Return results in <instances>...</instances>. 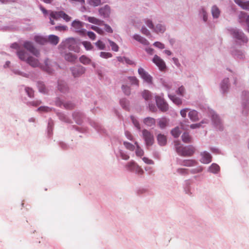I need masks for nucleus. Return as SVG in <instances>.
Masks as SVG:
<instances>
[{"mask_svg":"<svg viewBox=\"0 0 249 249\" xmlns=\"http://www.w3.org/2000/svg\"><path fill=\"white\" fill-rule=\"evenodd\" d=\"M142 137L144 139L146 145L151 146L154 142V136L153 134L146 129H143L142 131Z\"/></svg>","mask_w":249,"mask_h":249,"instance_id":"5","label":"nucleus"},{"mask_svg":"<svg viewBox=\"0 0 249 249\" xmlns=\"http://www.w3.org/2000/svg\"><path fill=\"white\" fill-rule=\"evenodd\" d=\"M128 79L129 81L131 82V84L135 85L137 86L139 85V80L135 76H130L128 77Z\"/></svg>","mask_w":249,"mask_h":249,"instance_id":"42","label":"nucleus"},{"mask_svg":"<svg viewBox=\"0 0 249 249\" xmlns=\"http://www.w3.org/2000/svg\"><path fill=\"white\" fill-rule=\"evenodd\" d=\"M58 89L61 92H66L68 90V87L65 82H59L58 83Z\"/></svg>","mask_w":249,"mask_h":249,"instance_id":"33","label":"nucleus"},{"mask_svg":"<svg viewBox=\"0 0 249 249\" xmlns=\"http://www.w3.org/2000/svg\"><path fill=\"white\" fill-rule=\"evenodd\" d=\"M88 3L93 7H96L100 5L101 4V0H89Z\"/></svg>","mask_w":249,"mask_h":249,"instance_id":"39","label":"nucleus"},{"mask_svg":"<svg viewBox=\"0 0 249 249\" xmlns=\"http://www.w3.org/2000/svg\"><path fill=\"white\" fill-rule=\"evenodd\" d=\"M64 57L66 60L71 62H74L77 58L76 55L71 53L65 54Z\"/></svg>","mask_w":249,"mask_h":249,"instance_id":"22","label":"nucleus"},{"mask_svg":"<svg viewBox=\"0 0 249 249\" xmlns=\"http://www.w3.org/2000/svg\"><path fill=\"white\" fill-rule=\"evenodd\" d=\"M79 61L81 63H83L84 65H87L90 63L91 60L88 57L85 55H82L79 58Z\"/></svg>","mask_w":249,"mask_h":249,"instance_id":"32","label":"nucleus"},{"mask_svg":"<svg viewBox=\"0 0 249 249\" xmlns=\"http://www.w3.org/2000/svg\"><path fill=\"white\" fill-rule=\"evenodd\" d=\"M229 79L226 78L223 80L221 84V89L224 92L227 91L229 88Z\"/></svg>","mask_w":249,"mask_h":249,"instance_id":"35","label":"nucleus"},{"mask_svg":"<svg viewBox=\"0 0 249 249\" xmlns=\"http://www.w3.org/2000/svg\"><path fill=\"white\" fill-rule=\"evenodd\" d=\"M86 19H87L89 22L96 24L97 25H102L103 24L104 21L94 17H87L85 16Z\"/></svg>","mask_w":249,"mask_h":249,"instance_id":"17","label":"nucleus"},{"mask_svg":"<svg viewBox=\"0 0 249 249\" xmlns=\"http://www.w3.org/2000/svg\"><path fill=\"white\" fill-rule=\"evenodd\" d=\"M122 88L125 94L127 95H129L130 94L131 91L130 88L129 87L127 86L123 85Z\"/></svg>","mask_w":249,"mask_h":249,"instance_id":"47","label":"nucleus"},{"mask_svg":"<svg viewBox=\"0 0 249 249\" xmlns=\"http://www.w3.org/2000/svg\"><path fill=\"white\" fill-rule=\"evenodd\" d=\"M138 73L141 77L148 84H152V77L148 74L143 68H140L138 69Z\"/></svg>","mask_w":249,"mask_h":249,"instance_id":"8","label":"nucleus"},{"mask_svg":"<svg viewBox=\"0 0 249 249\" xmlns=\"http://www.w3.org/2000/svg\"><path fill=\"white\" fill-rule=\"evenodd\" d=\"M100 56L104 58H108L112 57V54L108 52H102L100 53Z\"/></svg>","mask_w":249,"mask_h":249,"instance_id":"48","label":"nucleus"},{"mask_svg":"<svg viewBox=\"0 0 249 249\" xmlns=\"http://www.w3.org/2000/svg\"><path fill=\"white\" fill-rule=\"evenodd\" d=\"M168 124V120L165 118H162L159 121L158 125L161 129L165 128Z\"/></svg>","mask_w":249,"mask_h":249,"instance_id":"27","label":"nucleus"},{"mask_svg":"<svg viewBox=\"0 0 249 249\" xmlns=\"http://www.w3.org/2000/svg\"><path fill=\"white\" fill-rule=\"evenodd\" d=\"M35 41L40 44H44L47 42V39L39 36H36L34 37Z\"/></svg>","mask_w":249,"mask_h":249,"instance_id":"28","label":"nucleus"},{"mask_svg":"<svg viewBox=\"0 0 249 249\" xmlns=\"http://www.w3.org/2000/svg\"><path fill=\"white\" fill-rule=\"evenodd\" d=\"M25 90L29 97H32L33 96L34 91L33 90V89H30L29 88H26L25 89Z\"/></svg>","mask_w":249,"mask_h":249,"instance_id":"55","label":"nucleus"},{"mask_svg":"<svg viewBox=\"0 0 249 249\" xmlns=\"http://www.w3.org/2000/svg\"><path fill=\"white\" fill-rule=\"evenodd\" d=\"M26 62L33 67H40L48 73L53 72L54 67H58L54 62H51L49 59H46L44 61L45 65H42L37 58L33 56L27 57Z\"/></svg>","mask_w":249,"mask_h":249,"instance_id":"1","label":"nucleus"},{"mask_svg":"<svg viewBox=\"0 0 249 249\" xmlns=\"http://www.w3.org/2000/svg\"><path fill=\"white\" fill-rule=\"evenodd\" d=\"M55 30L58 31H66L67 29L66 26H57L55 27Z\"/></svg>","mask_w":249,"mask_h":249,"instance_id":"61","label":"nucleus"},{"mask_svg":"<svg viewBox=\"0 0 249 249\" xmlns=\"http://www.w3.org/2000/svg\"><path fill=\"white\" fill-rule=\"evenodd\" d=\"M108 41L111 47L112 50L115 52H118L119 50L118 46L114 42L110 40V39H108Z\"/></svg>","mask_w":249,"mask_h":249,"instance_id":"40","label":"nucleus"},{"mask_svg":"<svg viewBox=\"0 0 249 249\" xmlns=\"http://www.w3.org/2000/svg\"><path fill=\"white\" fill-rule=\"evenodd\" d=\"M37 110L40 112H49L51 111V109L48 107H40Z\"/></svg>","mask_w":249,"mask_h":249,"instance_id":"52","label":"nucleus"},{"mask_svg":"<svg viewBox=\"0 0 249 249\" xmlns=\"http://www.w3.org/2000/svg\"><path fill=\"white\" fill-rule=\"evenodd\" d=\"M181 131L178 127H175L171 131V134L175 138L178 137Z\"/></svg>","mask_w":249,"mask_h":249,"instance_id":"38","label":"nucleus"},{"mask_svg":"<svg viewBox=\"0 0 249 249\" xmlns=\"http://www.w3.org/2000/svg\"><path fill=\"white\" fill-rule=\"evenodd\" d=\"M124 144L126 149L130 151H133L135 149L134 145L129 142H124Z\"/></svg>","mask_w":249,"mask_h":249,"instance_id":"46","label":"nucleus"},{"mask_svg":"<svg viewBox=\"0 0 249 249\" xmlns=\"http://www.w3.org/2000/svg\"><path fill=\"white\" fill-rule=\"evenodd\" d=\"M141 31H142V34H143L144 35H145L147 36L150 35V33L149 31L144 27H143L142 28Z\"/></svg>","mask_w":249,"mask_h":249,"instance_id":"60","label":"nucleus"},{"mask_svg":"<svg viewBox=\"0 0 249 249\" xmlns=\"http://www.w3.org/2000/svg\"><path fill=\"white\" fill-rule=\"evenodd\" d=\"M157 140L160 145H164L166 143V137L162 134H160L158 135Z\"/></svg>","mask_w":249,"mask_h":249,"instance_id":"25","label":"nucleus"},{"mask_svg":"<svg viewBox=\"0 0 249 249\" xmlns=\"http://www.w3.org/2000/svg\"><path fill=\"white\" fill-rule=\"evenodd\" d=\"M212 119L214 124L216 127L220 130H222V127L221 125V120L218 116L216 114H213L212 115Z\"/></svg>","mask_w":249,"mask_h":249,"instance_id":"18","label":"nucleus"},{"mask_svg":"<svg viewBox=\"0 0 249 249\" xmlns=\"http://www.w3.org/2000/svg\"><path fill=\"white\" fill-rule=\"evenodd\" d=\"M145 23L149 28L154 29V25L151 20L147 19L145 21Z\"/></svg>","mask_w":249,"mask_h":249,"instance_id":"58","label":"nucleus"},{"mask_svg":"<svg viewBox=\"0 0 249 249\" xmlns=\"http://www.w3.org/2000/svg\"><path fill=\"white\" fill-rule=\"evenodd\" d=\"M230 32L233 36L236 39L245 42L247 41V39L245 37L244 34L238 30L232 29L230 30Z\"/></svg>","mask_w":249,"mask_h":249,"instance_id":"9","label":"nucleus"},{"mask_svg":"<svg viewBox=\"0 0 249 249\" xmlns=\"http://www.w3.org/2000/svg\"><path fill=\"white\" fill-rule=\"evenodd\" d=\"M220 169L219 166L215 163H213L209 168L211 172L216 173Z\"/></svg>","mask_w":249,"mask_h":249,"instance_id":"37","label":"nucleus"},{"mask_svg":"<svg viewBox=\"0 0 249 249\" xmlns=\"http://www.w3.org/2000/svg\"><path fill=\"white\" fill-rule=\"evenodd\" d=\"M41 104V101H33L30 103V104L34 106H37Z\"/></svg>","mask_w":249,"mask_h":249,"instance_id":"64","label":"nucleus"},{"mask_svg":"<svg viewBox=\"0 0 249 249\" xmlns=\"http://www.w3.org/2000/svg\"><path fill=\"white\" fill-rule=\"evenodd\" d=\"M120 154L122 158L124 160H127L129 158V156L127 154L122 152H120Z\"/></svg>","mask_w":249,"mask_h":249,"instance_id":"63","label":"nucleus"},{"mask_svg":"<svg viewBox=\"0 0 249 249\" xmlns=\"http://www.w3.org/2000/svg\"><path fill=\"white\" fill-rule=\"evenodd\" d=\"M185 89L184 87L183 86H180L178 88V90L177 91V94L183 96L185 92Z\"/></svg>","mask_w":249,"mask_h":249,"instance_id":"51","label":"nucleus"},{"mask_svg":"<svg viewBox=\"0 0 249 249\" xmlns=\"http://www.w3.org/2000/svg\"><path fill=\"white\" fill-rule=\"evenodd\" d=\"M189 117L193 122L198 120V113L195 110H190L188 114Z\"/></svg>","mask_w":249,"mask_h":249,"instance_id":"23","label":"nucleus"},{"mask_svg":"<svg viewBox=\"0 0 249 249\" xmlns=\"http://www.w3.org/2000/svg\"><path fill=\"white\" fill-rule=\"evenodd\" d=\"M61 18H62L65 21L69 22L71 20V17L66 14L64 12L61 11Z\"/></svg>","mask_w":249,"mask_h":249,"instance_id":"43","label":"nucleus"},{"mask_svg":"<svg viewBox=\"0 0 249 249\" xmlns=\"http://www.w3.org/2000/svg\"><path fill=\"white\" fill-rule=\"evenodd\" d=\"M102 25L105 26V30H106V32H107L108 33H113V30L112 29V28H111V27L110 26H109L108 25H107V24H104V22H103V24Z\"/></svg>","mask_w":249,"mask_h":249,"instance_id":"54","label":"nucleus"},{"mask_svg":"<svg viewBox=\"0 0 249 249\" xmlns=\"http://www.w3.org/2000/svg\"><path fill=\"white\" fill-rule=\"evenodd\" d=\"M188 110L189 109L187 108L181 109L180 112L181 116L183 118L186 117L187 112H188Z\"/></svg>","mask_w":249,"mask_h":249,"instance_id":"57","label":"nucleus"},{"mask_svg":"<svg viewBox=\"0 0 249 249\" xmlns=\"http://www.w3.org/2000/svg\"><path fill=\"white\" fill-rule=\"evenodd\" d=\"M189 170L185 168H178L177 172L181 175H186L189 174Z\"/></svg>","mask_w":249,"mask_h":249,"instance_id":"44","label":"nucleus"},{"mask_svg":"<svg viewBox=\"0 0 249 249\" xmlns=\"http://www.w3.org/2000/svg\"><path fill=\"white\" fill-rule=\"evenodd\" d=\"M133 38L135 39L136 40L139 41L143 45H148L149 43L147 40H146L145 38H143V37H142L140 35H135L133 36Z\"/></svg>","mask_w":249,"mask_h":249,"instance_id":"19","label":"nucleus"},{"mask_svg":"<svg viewBox=\"0 0 249 249\" xmlns=\"http://www.w3.org/2000/svg\"><path fill=\"white\" fill-rule=\"evenodd\" d=\"M131 119L135 127L139 130L141 129L139 122L133 116L131 117Z\"/></svg>","mask_w":249,"mask_h":249,"instance_id":"49","label":"nucleus"},{"mask_svg":"<svg viewBox=\"0 0 249 249\" xmlns=\"http://www.w3.org/2000/svg\"><path fill=\"white\" fill-rule=\"evenodd\" d=\"M220 10L216 6H213L212 8V13L214 18H217L220 14Z\"/></svg>","mask_w":249,"mask_h":249,"instance_id":"34","label":"nucleus"},{"mask_svg":"<svg viewBox=\"0 0 249 249\" xmlns=\"http://www.w3.org/2000/svg\"><path fill=\"white\" fill-rule=\"evenodd\" d=\"M141 94L142 98L146 101H149L152 99V94L148 90H144Z\"/></svg>","mask_w":249,"mask_h":249,"instance_id":"24","label":"nucleus"},{"mask_svg":"<svg viewBox=\"0 0 249 249\" xmlns=\"http://www.w3.org/2000/svg\"><path fill=\"white\" fill-rule=\"evenodd\" d=\"M59 41V38L58 36L55 35H50L48 36L47 41L49 42L50 43L56 45L58 44Z\"/></svg>","mask_w":249,"mask_h":249,"instance_id":"20","label":"nucleus"},{"mask_svg":"<svg viewBox=\"0 0 249 249\" xmlns=\"http://www.w3.org/2000/svg\"><path fill=\"white\" fill-rule=\"evenodd\" d=\"M154 31L157 33H162L165 31V28L164 26L161 24H157Z\"/></svg>","mask_w":249,"mask_h":249,"instance_id":"36","label":"nucleus"},{"mask_svg":"<svg viewBox=\"0 0 249 249\" xmlns=\"http://www.w3.org/2000/svg\"><path fill=\"white\" fill-rule=\"evenodd\" d=\"M82 44L87 50H91L93 48V46L90 42L85 41L82 42Z\"/></svg>","mask_w":249,"mask_h":249,"instance_id":"41","label":"nucleus"},{"mask_svg":"<svg viewBox=\"0 0 249 249\" xmlns=\"http://www.w3.org/2000/svg\"><path fill=\"white\" fill-rule=\"evenodd\" d=\"M75 41L73 38H70L66 40L64 42L61 43L59 46V49L61 53H62V49L63 46L64 47H68L70 50H74V48L72 47V45L74 44Z\"/></svg>","mask_w":249,"mask_h":249,"instance_id":"12","label":"nucleus"},{"mask_svg":"<svg viewBox=\"0 0 249 249\" xmlns=\"http://www.w3.org/2000/svg\"><path fill=\"white\" fill-rule=\"evenodd\" d=\"M153 62L158 67L160 71H163L166 68L164 61L157 55H155L153 59Z\"/></svg>","mask_w":249,"mask_h":249,"instance_id":"11","label":"nucleus"},{"mask_svg":"<svg viewBox=\"0 0 249 249\" xmlns=\"http://www.w3.org/2000/svg\"><path fill=\"white\" fill-rule=\"evenodd\" d=\"M144 154L143 151L141 149L139 145H137V148L136 150V154L138 157H142Z\"/></svg>","mask_w":249,"mask_h":249,"instance_id":"50","label":"nucleus"},{"mask_svg":"<svg viewBox=\"0 0 249 249\" xmlns=\"http://www.w3.org/2000/svg\"><path fill=\"white\" fill-rule=\"evenodd\" d=\"M125 167L127 170L134 172L140 175H142L144 173L141 167L133 160L128 162Z\"/></svg>","mask_w":249,"mask_h":249,"instance_id":"3","label":"nucleus"},{"mask_svg":"<svg viewBox=\"0 0 249 249\" xmlns=\"http://www.w3.org/2000/svg\"><path fill=\"white\" fill-rule=\"evenodd\" d=\"M143 122L147 126H151L155 124V120L153 118L147 117L144 119Z\"/></svg>","mask_w":249,"mask_h":249,"instance_id":"29","label":"nucleus"},{"mask_svg":"<svg viewBox=\"0 0 249 249\" xmlns=\"http://www.w3.org/2000/svg\"><path fill=\"white\" fill-rule=\"evenodd\" d=\"M95 45L99 50H104L106 47L105 44L101 40H98L95 43Z\"/></svg>","mask_w":249,"mask_h":249,"instance_id":"45","label":"nucleus"},{"mask_svg":"<svg viewBox=\"0 0 249 249\" xmlns=\"http://www.w3.org/2000/svg\"><path fill=\"white\" fill-rule=\"evenodd\" d=\"M154 45L156 47H158L160 49H163L164 48V45L163 44L160 42H156L154 43Z\"/></svg>","mask_w":249,"mask_h":249,"instance_id":"59","label":"nucleus"},{"mask_svg":"<svg viewBox=\"0 0 249 249\" xmlns=\"http://www.w3.org/2000/svg\"><path fill=\"white\" fill-rule=\"evenodd\" d=\"M174 142L176 152L181 156L191 157L196 151V148L192 145L183 146L178 141H175Z\"/></svg>","mask_w":249,"mask_h":249,"instance_id":"2","label":"nucleus"},{"mask_svg":"<svg viewBox=\"0 0 249 249\" xmlns=\"http://www.w3.org/2000/svg\"><path fill=\"white\" fill-rule=\"evenodd\" d=\"M235 2L243 9L249 11V1L244 2L241 0H235Z\"/></svg>","mask_w":249,"mask_h":249,"instance_id":"21","label":"nucleus"},{"mask_svg":"<svg viewBox=\"0 0 249 249\" xmlns=\"http://www.w3.org/2000/svg\"><path fill=\"white\" fill-rule=\"evenodd\" d=\"M71 70L72 75L74 77H78L85 73L86 69L81 66H76L71 68Z\"/></svg>","mask_w":249,"mask_h":249,"instance_id":"10","label":"nucleus"},{"mask_svg":"<svg viewBox=\"0 0 249 249\" xmlns=\"http://www.w3.org/2000/svg\"><path fill=\"white\" fill-rule=\"evenodd\" d=\"M87 35L88 36V37L92 40H95L96 38V35L92 32H87Z\"/></svg>","mask_w":249,"mask_h":249,"instance_id":"53","label":"nucleus"},{"mask_svg":"<svg viewBox=\"0 0 249 249\" xmlns=\"http://www.w3.org/2000/svg\"><path fill=\"white\" fill-rule=\"evenodd\" d=\"M23 46L26 50L36 57H38L39 56L40 53L39 51L34 46L32 42L30 41H25L24 43Z\"/></svg>","mask_w":249,"mask_h":249,"instance_id":"7","label":"nucleus"},{"mask_svg":"<svg viewBox=\"0 0 249 249\" xmlns=\"http://www.w3.org/2000/svg\"><path fill=\"white\" fill-rule=\"evenodd\" d=\"M110 7L108 5H106L99 9V13L101 16L104 18H107L110 14Z\"/></svg>","mask_w":249,"mask_h":249,"instance_id":"15","label":"nucleus"},{"mask_svg":"<svg viewBox=\"0 0 249 249\" xmlns=\"http://www.w3.org/2000/svg\"><path fill=\"white\" fill-rule=\"evenodd\" d=\"M179 164L180 165L187 166V167H191L196 165L197 161L195 160H181Z\"/></svg>","mask_w":249,"mask_h":249,"instance_id":"16","label":"nucleus"},{"mask_svg":"<svg viewBox=\"0 0 249 249\" xmlns=\"http://www.w3.org/2000/svg\"><path fill=\"white\" fill-rule=\"evenodd\" d=\"M61 11L56 12V11H50V23L52 25H54L55 22L53 19L57 20L59 18H61Z\"/></svg>","mask_w":249,"mask_h":249,"instance_id":"13","label":"nucleus"},{"mask_svg":"<svg viewBox=\"0 0 249 249\" xmlns=\"http://www.w3.org/2000/svg\"><path fill=\"white\" fill-rule=\"evenodd\" d=\"M38 88L40 92L43 93L45 92V88L43 84L41 83L38 84Z\"/></svg>","mask_w":249,"mask_h":249,"instance_id":"62","label":"nucleus"},{"mask_svg":"<svg viewBox=\"0 0 249 249\" xmlns=\"http://www.w3.org/2000/svg\"><path fill=\"white\" fill-rule=\"evenodd\" d=\"M142 160L146 164H153L154 161L150 159H149L148 158L146 157H143L142 158Z\"/></svg>","mask_w":249,"mask_h":249,"instance_id":"56","label":"nucleus"},{"mask_svg":"<svg viewBox=\"0 0 249 249\" xmlns=\"http://www.w3.org/2000/svg\"><path fill=\"white\" fill-rule=\"evenodd\" d=\"M201 156L202 157L200 161L205 164H208L212 161V156L207 152L204 151L201 153Z\"/></svg>","mask_w":249,"mask_h":249,"instance_id":"14","label":"nucleus"},{"mask_svg":"<svg viewBox=\"0 0 249 249\" xmlns=\"http://www.w3.org/2000/svg\"><path fill=\"white\" fill-rule=\"evenodd\" d=\"M17 54L20 60L26 62V60L28 57L27 54L24 50H20L18 51Z\"/></svg>","mask_w":249,"mask_h":249,"instance_id":"26","label":"nucleus"},{"mask_svg":"<svg viewBox=\"0 0 249 249\" xmlns=\"http://www.w3.org/2000/svg\"><path fill=\"white\" fill-rule=\"evenodd\" d=\"M170 99L176 105H180L182 104L181 99L176 97L175 95H169Z\"/></svg>","mask_w":249,"mask_h":249,"instance_id":"31","label":"nucleus"},{"mask_svg":"<svg viewBox=\"0 0 249 249\" xmlns=\"http://www.w3.org/2000/svg\"><path fill=\"white\" fill-rule=\"evenodd\" d=\"M84 25V22L77 20H74L71 23V26L75 31L82 35H85L86 33V31L83 28Z\"/></svg>","mask_w":249,"mask_h":249,"instance_id":"4","label":"nucleus"},{"mask_svg":"<svg viewBox=\"0 0 249 249\" xmlns=\"http://www.w3.org/2000/svg\"><path fill=\"white\" fill-rule=\"evenodd\" d=\"M156 102L158 107L161 111L165 112L168 109V105L161 97L156 96Z\"/></svg>","mask_w":249,"mask_h":249,"instance_id":"6","label":"nucleus"},{"mask_svg":"<svg viewBox=\"0 0 249 249\" xmlns=\"http://www.w3.org/2000/svg\"><path fill=\"white\" fill-rule=\"evenodd\" d=\"M182 141L185 143H190L192 141V138L188 133H184L181 136Z\"/></svg>","mask_w":249,"mask_h":249,"instance_id":"30","label":"nucleus"}]
</instances>
